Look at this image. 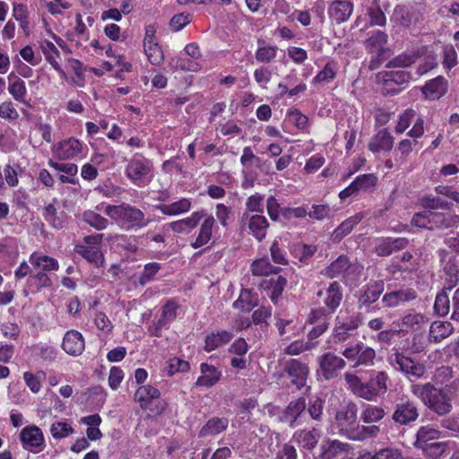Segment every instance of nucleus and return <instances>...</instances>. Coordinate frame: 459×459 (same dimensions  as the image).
Returning a JSON list of instances; mask_svg holds the SVG:
<instances>
[{
    "mask_svg": "<svg viewBox=\"0 0 459 459\" xmlns=\"http://www.w3.org/2000/svg\"><path fill=\"white\" fill-rule=\"evenodd\" d=\"M333 425L342 436L354 441L374 437L380 432L379 427L376 425L358 424V407L352 402L342 405L337 410Z\"/></svg>",
    "mask_w": 459,
    "mask_h": 459,
    "instance_id": "nucleus-1",
    "label": "nucleus"
},
{
    "mask_svg": "<svg viewBox=\"0 0 459 459\" xmlns=\"http://www.w3.org/2000/svg\"><path fill=\"white\" fill-rule=\"evenodd\" d=\"M344 379L348 389L357 397L368 402L376 401L384 395L387 389L388 375L384 371L372 370L369 380L367 382L355 374L346 372Z\"/></svg>",
    "mask_w": 459,
    "mask_h": 459,
    "instance_id": "nucleus-2",
    "label": "nucleus"
},
{
    "mask_svg": "<svg viewBox=\"0 0 459 459\" xmlns=\"http://www.w3.org/2000/svg\"><path fill=\"white\" fill-rule=\"evenodd\" d=\"M411 390L429 410L440 416L448 414L453 409L452 398L445 389H438L432 384L426 383L414 384Z\"/></svg>",
    "mask_w": 459,
    "mask_h": 459,
    "instance_id": "nucleus-3",
    "label": "nucleus"
},
{
    "mask_svg": "<svg viewBox=\"0 0 459 459\" xmlns=\"http://www.w3.org/2000/svg\"><path fill=\"white\" fill-rule=\"evenodd\" d=\"M104 212L121 228L130 230L134 227L143 228L150 223L144 213L138 208L123 203L119 205L108 204Z\"/></svg>",
    "mask_w": 459,
    "mask_h": 459,
    "instance_id": "nucleus-4",
    "label": "nucleus"
},
{
    "mask_svg": "<svg viewBox=\"0 0 459 459\" xmlns=\"http://www.w3.org/2000/svg\"><path fill=\"white\" fill-rule=\"evenodd\" d=\"M151 173V161L139 153L132 157L126 168L127 178L139 186H146L150 182Z\"/></svg>",
    "mask_w": 459,
    "mask_h": 459,
    "instance_id": "nucleus-5",
    "label": "nucleus"
},
{
    "mask_svg": "<svg viewBox=\"0 0 459 459\" xmlns=\"http://www.w3.org/2000/svg\"><path fill=\"white\" fill-rule=\"evenodd\" d=\"M388 361L395 370L403 372L408 377L420 378L426 372V368L422 363L397 350L389 355Z\"/></svg>",
    "mask_w": 459,
    "mask_h": 459,
    "instance_id": "nucleus-6",
    "label": "nucleus"
},
{
    "mask_svg": "<svg viewBox=\"0 0 459 459\" xmlns=\"http://www.w3.org/2000/svg\"><path fill=\"white\" fill-rule=\"evenodd\" d=\"M361 323L359 314H353L348 316H338L333 331V340L338 342L347 341L355 334Z\"/></svg>",
    "mask_w": 459,
    "mask_h": 459,
    "instance_id": "nucleus-7",
    "label": "nucleus"
},
{
    "mask_svg": "<svg viewBox=\"0 0 459 459\" xmlns=\"http://www.w3.org/2000/svg\"><path fill=\"white\" fill-rule=\"evenodd\" d=\"M342 354L348 360L355 361L353 368L372 366L376 358V351L363 342H358L355 345L347 347Z\"/></svg>",
    "mask_w": 459,
    "mask_h": 459,
    "instance_id": "nucleus-8",
    "label": "nucleus"
},
{
    "mask_svg": "<svg viewBox=\"0 0 459 459\" xmlns=\"http://www.w3.org/2000/svg\"><path fill=\"white\" fill-rule=\"evenodd\" d=\"M306 407L307 403L304 397H299L291 401L282 411L280 420L289 424L291 429L297 428L305 417Z\"/></svg>",
    "mask_w": 459,
    "mask_h": 459,
    "instance_id": "nucleus-9",
    "label": "nucleus"
},
{
    "mask_svg": "<svg viewBox=\"0 0 459 459\" xmlns=\"http://www.w3.org/2000/svg\"><path fill=\"white\" fill-rule=\"evenodd\" d=\"M284 370L290 379L291 384L295 385L297 389H301L306 385L309 375V368L306 363L296 359H291L286 362Z\"/></svg>",
    "mask_w": 459,
    "mask_h": 459,
    "instance_id": "nucleus-10",
    "label": "nucleus"
},
{
    "mask_svg": "<svg viewBox=\"0 0 459 459\" xmlns=\"http://www.w3.org/2000/svg\"><path fill=\"white\" fill-rule=\"evenodd\" d=\"M318 363L324 377L326 380L332 379L336 376V372L345 368L346 362L340 356L326 352L318 358Z\"/></svg>",
    "mask_w": 459,
    "mask_h": 459,
    "instance_id": "nucleus-11",
    "label": "nucleus"
},
{
    "mask_svg": "<svg viewBox=\"0 0 459 459\" xmlns=\"http://www.w3.org/2000/svg\"><path fill=\"white\" fill-rule=\"evenodd\" d=\"M160 391L152 385H142L138 387L134 394V400L140 403L142 409H149L154 413L160 414L164 410V406L157 407L156 409L151 408V404L160 398Z\"/></svg>",
    "mask_w": 459,
    "mask_h": 459,
    "instance_id": "nucleus-12",
    "label": "nucleus"
},
{
    "mask_svg": "<svg viewBox=\"0 0 459 459\" xmlns=\"http://www.w3.org/2000/svg\"><path fill=\"white\" fill-rule=\"evenodd\" d=\"M417 298V292L411 288H403L397 290L385 293L382 298L384 307L393 308L402 303L409 302Z\"/></svg>",
    "mask_w": 459,
    "mask_h": 459,
    "instance_id": "nucleus-13",
    "label": "nucleus"
},
{
    "mask_svg": "<svg viewBox=\"0 0 459 459\" xmlns=\"http://www.w3.org/2000/svg\"><path fill=\"white\" fill-rule=\"evenodd\" d=\"M20 437L25 449L36 452L44 445V437L41 429L36 426L25 427L22 429Z\"/></svg>",
    "mask_w": 459,
    "mask_h": 459,
    "instance_id": "nucleus-14",
    "label": "nucleus"
},
{
    "mask_svg": "<svg viewBox=\"0 0 459 459\" xmlns=\"http://www.w3.org/2000/svg\"><path fill=\"white\" fill-rule=\"evenodd\" d=\"M429 222L431 225L430 230L456 228L459 225V215L449 212H431Z\"/></svg>",
    "mask_w": 459,
    "mask_h": 459,
    "instance_id": "nucleus-15",
    "label": "nucleus"
},
{
    "mask_svg": "<svg viewBox=\"0 0 459 459\" xmlns=\"http://www.w3.org/2000/svg\"><path fill=\"white\" fill-rule=\"evenodd\" d=\"M62 348L71 356L81 355L85 348L82 334L76 330L67 331L63 338Z\"/></svg>",
    "mask_w": 459,
    "mask_h": 459,
    "instance_id": "nucleus-16",
    "label": "nucleus"
},
{
    "mask_svg": "<svg viewBox=\"0 0 459 459\" xmlns=\"http://www.w3.org/2000/svg\"><path fill=\"white\" fill-rule=\"evenodd\" d=\"M418 417V408L411 401L398 403L393 414V420L401 425L415 421Z\"/></svg>",
    "mask_w": 459,
    "mask_h": 459,
    "instance_id": "nucleus-17",
    "label": "nucleus"
},
{
    "mask_svg": "<svg viewBox=\"0 0 459 459\" xmlns=\"http://www.w3.org/2000/svg\"><path fill=\"white\" fill-rule=\"evenodd\" d=\"M447 81L442 76H437L435 79L429 81L422 87L421 91L426 99L429 100H437L447 92Z\"/></svg>",
    "mask_w": 459,
    "mask_h": 459,
    "instance_id": "nucleus-18",
    "label": "nucleus"
},
{
    "mask_svg": "<svg viewBox=\"0 0 459 459\" xmlns=\"http://www.w3.org/2000/svg\"><path fill=\"white\" fill-rule=\"evenodd\" d=\"M350 445L339 440L324 441L320 446L322 459H337L350 451Z\"/></svg>",
    "mask_w": 459,
    "mask_h": 459,
    "instance_id": "nucleus-19",
    "label": "nucleus"
},
{
    "mask_svg": "<svg viewBox=\"0 0 459 459\" xmlns=\"http://www.w3.org/2000/svg\"><path fill=\"white\" fill-rule=\"evenodd\" d=\"M408 244L409 240L406 238H386L382 239L375 247V253L378 256H387L393 254L394 252L405 248L408 246Z\"/></svg>",
    "mask_w": 459,
    "mask_h": 459,
    "instance_id": "nucleus-20",
    "label": "nucleus"
},
{
    "mask_svg": "<svg viewBox=\"0 0 459 459\" xmlns=\"http://www.w3.org/2000/svg\"><path fill=\"white\" fill-rule=\"evenodd\" d=\"M394 146V137L384 128L372 136L368 143V150L372 152H390Z\"/></svg>",
    "mask_w": 459,
    "mask_h": 459,
    "instance_id": "nucleus-21",
    "label": "nucleus"
},
{
    "mask_svg": "<svg viewBox=\"0 0 459 459\" xmlns=\"http://www.w3.org/2000/svg\"><path fill=\"white\" fill-rule=\"evenodd\" d=\"M82 152V143L74 137L60 142L55 147V153L59 160H69Z\"/></svg>",
    "mask_w": 459,
    "mask_h": 459,
    "instance_id": "nucleus-22",
    "label": "nucleus"
},
{
    "mask_svg": "<svg viewBox=\"0 0 459 459\" xmlns=\"http://www.w3.org/2000/svg\"><path fill=\"white\" fill-rule=\"evenodd\" d=\"M353 4L350 1H334L328 10L329 17L337 24L346 22L351 15Z\"/></svg>",
    "mask_w": 459,
    "mask_h": 459,
    "instance_id": "nucleus-23",
    "label": "nucleus"
},
{
    "mask_svg": "<svg viewBox=\"0 0 459 459\" xmlns=\"http://www.w3.org/2000/svg\"><path fill=\"white\" fill-rule=\"evenodd\" d=\"M319 438L320 433L315 428L310 430H297L292 436L293 441L306 450H313L316 446Z\"/></svg>",
    "mask_w": 459,
    "mask_h": 459,
    "instance_id": "nucleus-24",
    "label": "nucleus"
},
{
    "mask_svg": "<svg viewBox=\"0 0 459 459\" xmlns=\"http://www.w3.org/2000/svg\"><path fill=\"white\" fill-rule=\"evenodd\" d=\"M215 225V220L212 215L207 216L202 222L197 236L195 240L191 242L190 246L197 249L208 244L212 236V230Z\"/></svg>",
    "mask_w": 459,
    "mask_h": 459,
    "instance_id": "nucleus-25",
    "label": "nucleus"
},
{
    "mask_svg": "<svg viewBox=\"0 0 459 459\" xmlns=\"http://www.w3.org/2000/svg\"><path fill=\"white\" fill-rule=\"evenodd\" d=\"M387 39L388 37L386 33L381 30H375L371 36L364 41V47L368 52L380 56L385 51Z\"/></svg>",
    "mask_w": 459,
    "mask_h": 459,
    "instance_id": "nucleus-26",
    "label": "nucleus"
},
{
    "mask_svg": "<svg viewBox=\"0 0 459 459\" xmlns=\"http://www.w3.org/2000/svg\"><path fill=\"white\" fill-rule=\"evenodd\" d=\"M203 217V212H195L189 217L170 222L169 226L174 232L187 234L197 226Z\"/></svg>",
    "mask_w": 459,
    "mask_h": 459,
    "instance_id": "nucleus-27",
    "label": "nucleus"
},
{
    "mask_svg": "<svg viewBox=\"0 0 459 459\" xmlns=\"http://www.w3.org/2000/svg\"><path fill=\"white\" fill-rule=\"evenodd\" d=\"M247 226L250 233L258 240L262 241L266 236L269 222L265 216L261 214L247 217Z\"/></svg>",
    "mask_w": 459,
    "mask_h": 459,
    "instance_id": "nucleus-28",
    "label": "nucleus"
},
{
    "mask_svg": "<svg viewBox=\"0 0 459 459\" xmlns=\"http://www.w3.org/2000/svg\"><path fill=\"white\" fill-rule=\"evenodd\" d=\"M384 291V281H377L367 286L363 294L359 299V307H368L376 302Z\"/></svg>",
    "mask_w": 459,
    "mask_h": 459,
    "instance_id": "nucleus-29",
    "label": "nucleus"
},
{
    "mask_svg": "<svg viewBox=\"0 0 459 459\" xmlns=\"http://www.w3.org/2000/svg\"><path fill=\"white\" fill-rule=\"evenodd\" d=\"M178 307V304L173 300L168 301L162 307L161 316L156 322L155 332L153 333L155 336H160L161 328L166 327L177 317Z\"/></svg>",
    "mask_w": 459,
    "mask_h": 459,
    "instance_id": "nucleus-30",
    "label": "nucleus"
},
{
    "mask_svg": "<svg viewBox=\"0 0 459 459\" xmlns=\"http://www.w3.org/2000/svg\"><path fill=\"white\" fill-rule=\"evenodd\" d=\"M200 369L201 376L195 382V385L198 386L211 387L221 378V372L214 366L202 363Z\"/></svg>",
    "mask_w": 459,
    "mask_h": 459,
    "instance_id": "nucleus-31",
    "label": "nucleus"
},
{
    "mask_svg": "<svg viewBox=\"0 0 459 459\" xmlns=\"http://www.w3.org/2000/svg\"><path fill=\"white\" fill-rule=\"evenodd\" d=\"M441 437L442 434L438 429L429 425L422 426L417 431L416 441L414 445L417 448H420L424 446L435 442L436 440L441 438Z\"/></svg>",
    "mask_w": 459,
    "mask_h": 459,
    "instance_id": "nucleus-32",
    "label": "nucleus"
},
{
    "mask_svg": "<svg viewBox=\"0 0 459 459\" xmlns=\"http://www.w3.org/2000/svg\"><path fill=\"white\" fill-rule=\"evenodd\" d=\"M233 338V333L225 330L212 333L207 335L204 342V350L212 351L227 344Z\"/></svg>",
    "mask_w": 459,
    "mask_h": 459,
    "instance_id": "nucleus-33",
    "label": "nucleus"
},
{
    "mask_svg": "<svg viewBox=\"0 0 459 459\" xmlns=\"http://www.w3.org/2000/svg\"><path fill=\"white\" fill-rule=\"evenodd\" d=\"M40 48L42 53L44 54L46 60L52 65V67L59 73L62 77H65V71L61 68L58 62L56 61V57L59 56V51L54 43L49 40H42L40 42Z\"/></svg>",
    "mask_w": 459,
    "mask_h": 459,
    "instance_id": "nucleus-34",
    "label": "nucleus"
},
{
    "mask_svg": "<svg viewBox=\"0 0 459 459\" xmlns=\"http://www.w3.org/2000/svg\"><path fill=\"white\" fill-rule=\"evenodd\" d=\"M29 261L34 268H39L42 271H57L59 268L56 259L36 252L30 255Z\"/></svg>",
    "mask_w": 459,
    "mask_h": 459,
    "instance_id": "nucleus-35",
    "label": "nucleus"
},
{
    "mask_svg": "<svg viewBox=\"0 0 459 459\" xmlns=\"http://www.w3.org/2000/svg\"><path fill=\"white\" fill-rule=\"evenodd\" d=\"M75 251L85 258L89 263L97 267H100L104 264V256L100 247H85L83 245H77Z\"/></svg>",
    "mask_w": 459,
    "mask_h": 459,
    "instance_id": "nucleus-36",
    "label": "nucleus"
},
{
    "mask_svg": "<svg viewBox=\"0 0 459 459\" xmlns=\"http://www.w3.org/2000/svg\"><path fill=\"white\" fill-rule=\"evenodd\" d=\"M454 327L449 322L435 321L429 328V339L436 342H441L452 334Z\"/></svg>",
    "mask_w": 459,
    "mask_h": 459,
    "instance_id": "nucleus-37",
    "label": "nucleus"
},
{
    "mask_svg": "<svg viewBox=\"0 0 459 459\" xmlns=\"http://www.w3.org/2000/svg\"><path fill=\"white\" fill-rule=\"evenodd\" d=\"M258 306V298L251 290H242L238 299L233 303L235 308H239L244 312L251 311Z\"/></svg>",
    "mask_w": 459,
    "mask_h": 459,
    "instance_id": "nucleus-38",
    "label": "nucleus"
},
{
    "mask_svg": "<svg viewBox=\"0 0 459 459\" xmlns=\"http://www.w3.org/2000/svg\"><path fill=\"white\" fill-rule=\"evenodd\" d=\"M228 425L229 420L227 418H212L200 429L199 437H204L207 436L217 435L224 431L228 428Z\"/></svg>",
    "mask_w": 459,
    "mask_h": 459,
    "instance_id": "nucleus-39",
    "label": "nucleus"
},
{
    "mask_svg": "<svg viewBox=\"0 0 459 459\" xmlns=\"http://www.w3.org/2000/svg\"><path fill=\"white\" fill-rule=\"evenodd\" d=\"M351 263L347 256L340 255L334 260L328 267H326L322 273L324 275L329 278H335L342 275L350 268Z\"/></svg>",
    "mask_w": 459,
    "mask_h": 459,
    "instance_id": "nucleus-40",
    "label": "nucleus"
},
{
    "mask_svg": "<svg viewBox=\"0 0 459 459\" xmlns=\"http://www.w3.org/2000/svg\"><path fill=\"white\" fill-rule=\"evenodd\" d=\"M156 208L165 215L174 216L188 212L191 208V202L183 198L170 204H160Z\"/></svg>",
    "mask_w": 459,
    "mask_h": 459,
    "instance_id": "nucleus-41",
    "label": "nucleus"
},
{
    "mask_svg": "<svg viewBox=\"0 0 459 459\" xmlns=\"http://www.w3.org/2000/svg\"><path fill=\"white\" fill-rule=\"evenodd\" d=\"M363 219V215L357 213L344 221H342L339 227L333 231V238L334 240L340 241L345 236H347L353 228Z\"/></svg>",
    "mask_w": 459,
    "mask_h": 459,
    "instance_id": "nucleus-42",
    "label": "nucleus"
},
{
    "mask_svg": "<svg viewBox=\"0 0 459 459\" xmlns=\"http://www.w3.org/2000/svg\"><path fill=\"white\" fill-rule=\"evenodd\" d=\"M378 78H382L385 85L394 83L397 85H403L408 83L411 75L410 73L405 71H390L378 74Z\"/></svg>",
    "mask_w": 459,
    "mask_h": 459,
    "instance_id": "nucleus-43",
    "label": "nucleus"
},
{
    "mask_svg": "<svg viewBox=\"0 0 459 459\" xmlns=\"http://www.w3.org/2000/svg\"><path fill=\"white\" fill-rule=\"evenodd\" d=\"M342 299V293L340 284L336 281L331 283L326 290L325 306L334 311L340 306Z\"/></svg>",
    "mask_w": 459,
    "mask_h": 459,
    "instance_id": "nucleus-44",
    "label": "nucleus"
},
{
    "mask_svg": "<svg viewBox=\"0 0 459 459\" xmlns=\"http://www.w3.org/2000/svg\"><path fill=\"white\" fill-rule=\"evenodd\" d=\"M278 50V47L266 45L264 40H258L255 59L260 63H270L276 57Z\"/></svg>",
    "mask_w": 459,
    "mask_h": 459,
    "instance_id": "nucleus-45",
    "label": "nucleus"
},
{
    "mask_svg": "<svg viewBox=\"0 0 459 459\" xmlns=\"http://www.w3.org/2000/svg\"><path fill=\"white\" fill-rule=\"evenodd\" d=\"M143 48L144 53L152 65H159L163 62V52L157 40L143 42Z\"/></svg>",
    "mask_w": 459,
    "mask_h": 459,
    "instance_id": "nucleus-46",
    "label": "nucleus"
},
{
    "mask_svg": "<svg viewBox=\"0 0 459 459\" xmlns=\"http://www.w3.org/2000/svg\"><path fill=\"white\" fill-rule=\"evenodd\" d=\"M418 58L419 55L416 51H406L391 59L386 67H408L414 64Z\"/></svg>",
    "mask_w": 459,
    "mask_h": 459,
    "instance_id": "nucleus-47",
    "label": "nucleus"
},
{
    "mask_svg": "<svg viewBox=\"0 0 459 459\" xmlns=\"http://www.w3.org/2000/svg\"><path fill=\"white\" fill-rule=\"evenodd\" d=\"M385 415L382 407L367 404L360 414V418L365 423H375L380 421Z\"/></svg>",
    "mask_w": 459,
    "mask_h": 459,
    "instance_id": "nucleus-48",
    "label": "nucleus"
},
{
    "mask_svg": "<svg viewBox=\"0 0 459 459\" xmlns=\"http://www.w3.org/2000/svg\"><path fill=\"white\" fill-rule=\"evenodd\" d=\"M82 220L97 230H105L108 225V221L106 218L91 210L82 213Z\"/></svg>",
    "mask_w": 459,
    "mask_h": 459,
    "instance_id": "nucleus-49",
    "label": "nucleus"
},
{
    "mask_svg": "<svg viewBox=\"0 0 459 459\" xmlns=\"http://www.w3.org/2000/svg\"><path fill=\"white\" fill-rule=\"evenodd\" d=\"M451 307L452 300L448 294L444 290L437 293L434 304L435 312L440 316H445L449 313Z\"/></svg>",
    "mask_w": 459,
    "mask_h": 459,
    "instance_id": "nucleus-50",
    "label": "nucleus"
},
{
    "mask_svg": "<svg viewBox=\"0 0 459 459\" xmlns=\"http://www.w3.org/2000/svg\"><path fill=\"white\" fill-rule=\"evenodd\" d=\"M337 73V65L334 62H328L313 79L314 83H328L333 80Z\"/></svg>",
    "mask_w": 459,
    "mask_h": 459,
    "instance_id": "nucleus-51",
    "label": "nucleus"
},
{
    "mask_svg": "<svg viewBox=\"0 0 459 459\" xmlns=\"http://www.w3.org/2000/svg\"><path fill=\"white\" fill-rule=\"evenodd\" d=\"M422 207L429 210L445 209L450 210L453 204L440 197H435L432 195H426L420 199Z\"/></svg>",
    "mask_w": 459,
    "mask_h": 459,
    "instance_id": "nucleus-52",
    "label": "nucleus"
},
{
    "mask_svg": "<svg viewBox=\"0 0 459 459\" xmlns=\"http://www.w3.org/2000/svg\"><path fill=\"white\" fill-rule=\"evenodd\" d=\"M44 377H45V373L43 371H39L37 374H32L28 371L23 373V379H24L26 385L34 394H37L40 391V388H41L40 381Z\"/></svg>",
    "mask_w": 459,
    "mask_h": 459,
    "instance_id": "nucleus-53",
    "label": "nucleus"
},
{
    "mask_svg": "<svg viewBox=\"0 0 459 459\" xmlns=\"http://www.w3.org/2000/svg\"><path fill=\"white\" fill-rule=\"evenodd\" d=\"M8 91L15 100L22 103L25 102L27 90L25 82L22 80L17 78L15 81L11 82L8 86Z\"/></svg>",
    "mask_w": 459,
    "mask_h": 459,
    "instance_id": "nucleus-54",
    "label": "nucleus"
},
{
    "mask_svg": "<svg viewBox=\"0 0 459 459\" xmlns=\"http://www.w3.org/2000/svg\"><path fill=\"white\" fill-rule=\"evenodd\" d=\"M447 446L445 442H433L420 449L431 459H438L446 450Z\"/></svg>",
    "mask_w": 459,
    "mask_h": 459,
    "instance_id": "nucleus-55",
    "label": "nucleus"
},
{
    "mask_svg": "<svg viewBox=\"0 0 459 459\" xmlns=\"http://www.w3.org/2000/svg\"><path fill=\"white\" fill-rule=\"evenodd\" d=\"M160 270V264L159 263H149L144 265L143 271L139 276V283L142 286L146 285L152 281L156 273Z\"/></svg>",
    "mask_w": 459,
    "mask_h": 459,
    "instance_id": "nucleus-56",
    "label": "nucleus"
},
{
    "mask_svg": "<svg viewBox=\"0 0 459 459\" xmlns=\"http://www.w3.org/2000/svg\"><path fill=\"white\" fill-rule=\"evenodd\" d=\"M50 432L54 438L61 439L72 434L74 429L68 423L57 421L51 425Z\"/></svg>",
    "mask_w": 459,
    "mask_h": 459,
    "instance_id": "nucleus-57",
    "label": "nucleus"
},
{
    "mask_svg": "<svg viewBox=\"0 0 459 459\" xmlns=\"http://www.w3.org/2000/svg\"><path fill=\"white\" fill-rule=\"evenodd\" d=\"M415 115V110L411 108H408L403 113H402L399 116V119L394 129L395 133L403 134L410 126Z\"/></svg>",
    "mask_w": 459,
    "mask_h": 459,
    "instance_id": "nucleus-58",
    "label": "nucleus"
},
{
    "mask_svg": "<svg viewBox=\"0 0 459 459\" xmlns=\"http://www.w3.org/2000/svg\"><path fill=\"white\" fill-rule=\"evenodd\" d=\"M241 164L246 167L249 168L252 165H255L256 167L260 168L261 170L264 169V165L261 164V160L259 157L255 156L250 147H245L243 149V153L240 158Z\"/></svg>",
    "mask_w": 459,
    "mask_h": 459,
    "instance_id": "nucleus-59",
    "label": "nucleus"
},
{
    "mask_svg": "<svg viewBox=\"0 0 459 459\" xmlns=\"http://www.w3.org/2000/svg\"><path fill=\"white\" fill-rule=\"evenodd\" d=\"M358 191L368 190L374 187L377 183V177L375 174H364L356 178L353 181Z\"/></svg>",
    "mask_w": 459,
    "mask_h": 459,
    "instance_id": "nucleus-60",
    "label": "nucleus"
},
{
    "mask_svg": "<svg viewBox=\"0 0 459 459\" xmlns=\"http://www.w3.org/2000/svg\"><path fill=\"white\" fill-rule=\"evenodd\" d=\"M458 63L457 53L453 46H446L443 50V66L446 70H451Z\"/></svg>",
    "mask_w": 459,
    "mask_h": 459,
    "instance_id": "nucleus-61",
    "label": "nucleus"
},
{
    "mask_svg": "<svg viewBox=\"0 0 459 459\" xmlns=\"http://www.w3.org/2000/svg\"><path fill=\"white\" fill-rule=\"evenodd\" d=\"M251 270L254 275H267L276 273L273 265L265 259L255 261L251 265Z\"/></svg>",
    "mask_w": 459,
    "mask_h": 459,
    "instance_id": "nucleus-62",
    "label": "nucleus"
},
{
    "mask_svg": "<svg viewBox=\"0 0 459 459\" xmlns=\"http://www.w3.org/2000/svg\"><path fill=\"white\" fill-rule=\"evenodd\" d=\"M191 22V14L190 13H178L175 14L169 22V27L173 31H178L182 30L186 25L189 24Z\"/></svg>",
    "mask_w": 459,
    "mask_h": 459,
    "instance_id": "nucleus-63",
    "label": "nucleus"
},
{
    "mask_svg": "<svg viewBox=\"0 0 459 459\" xmlns=\"http://www.w3.org/2000/svg\"><path fill=\"white\" fill-rule=\"evenodd\" d=\"M401 324L403 326L412 328L419 325L425 321L423 315L411 311L401 317Z\"/></svg>",
    "mask_w": 459,
    "mask_h": 459,
    "instance_id": "nucleus-64",
    "label": "nucleus"
}]
</instances>
